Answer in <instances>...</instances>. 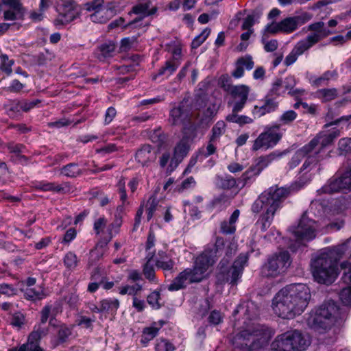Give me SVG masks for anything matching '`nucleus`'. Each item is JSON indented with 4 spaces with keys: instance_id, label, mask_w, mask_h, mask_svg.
Returning <instances> with one entry per match:
<instances>
[{
    "instance_id": "23",
    "label": "nucleus",
    "mask_w": 351,
    "mask_h": 351,
    "mask_svg": "<svg viewBox=\"0 0 351 351\" xmlns=\"http://www.w3.org/2000/svg\"><path fill=\"white\" fill-rule=\"evenodd\" d=\"M159 156L158 161L160 167H167L168 172H172L179 165V162L173 163L174 155L172 156L171 149L167 145L161 146L158 149Z\"/></svg>"
},
{
    "instance_id": "5",
    "label": "nucleus",
    "mask_w": 351,
    "mask_h": 351,
    "mask_svg": "<svg viewBox=\"0 0 351 351\" xmlns=\"http://www.w3.org/2000/svg\"><path fill=\"white\" fill-rule=\"evenodd\" d=\"M346 317V313L333 301L323 304L307 319L312 329L323 332L336 324H340Z\"/></svg>"
},
{
    "instance_id": "37",
    "label": "nucleus",
    "mask_w": 351,
    "mask_h": 351,
    "mask_svg": "<svg viewBox=\"0 0 351 351\" xmlns=\"http://www.w3.org/2000/svg\"><path fill=\"white\" fill-rule=\"evenodd\" d=\"M180 64V61L167 60L165 65L158 70L157 75L154 78L155 79L157 76L160 75H164L166 78L169 77L176 71Z\"/></svg>"
},
{
    "instance_id": "45",
    "label": "nucleus",
    "mask_w": 351,
    "mask_h": 351,
    "mask_svg": "<svg viewBox=\"0 0 351 351\" xmlns=\"http://www.w3.org/2000/svg\"><path fill=\"white\" fill-rule=\"evenodd\" d=\"M101 311L106 312H116L119 307V301L115 298L105 299L101 301Z\"/></svg>"
},
{
    "instance_id": "47",
    "label": "nucleus",
    "mask_w": 351,
    "mask_h": 351,
    "mask_svg": "<svg viewBox=\"0 0 351 351\" xmlns=\"http://www.w3.org/2000/svg\"><path fill=\"white\" fill-rule=\"evenodd\" d=\"M298 117V114L293 110L284 112L279 117L280 126L291 124Z\"/></svg>"
},
{
    "instance_id": "16",
    "label": "nucleus",
    "mask_w": 351,
    "mask_h": 351,
    "mask_svg": "<svg viewBox=\"0 0 351 351\" xmlns=\"http://www.w3.org/2000/svg\"><path fill=\"white\" fill-rule=\"evenodd\" d=\"M248 261L247 253L241 254L234 261L232 267L227 274L226 278L221 279V275L218 276V280L229 282L232 285H237L238 280L241 277L244 267Z\"/></svg>"
},
{
    "instance_id": "51",
    "label": "nucleus",
    "mask_w": 351,
    "mask_h": 351,
    "mask_svg": "<svg viewBox=\"0 0 351 351\" xmlns=\"http://www.w3.org/2000/svg\"><path fill=\"white\" fill-rule=\"evenodd\" d=\"M175 349L173 344L166 339H158L156 341L155 351H173Z\"/></svg>"
},
{
    "instance_id": "29",
    "label": "nucleus",
    "mask_w": 351,
    "mask_h": 351,
    "mask_svg": "<svg viewBox=\"0 0 351 351\" xmlns=\"http://www.w3.org/2000/svg\"><path fill=\"white\" fill-rule=\"evenodd\" d=\"M154 256V252H149L145 257V263L143 266V274L145 278L149 282H156L155 269L152 264V260Z\"/></svg>"
},
{
    "instance_id": "57",
    "label": "nucleus",
    "mask_w": 351,
    "mask_h": 351,
    "mask_svg": "<svg viewBox=\"0 0 351 351\" xmlns=\"http://www.w3.org/2000/svg\"><path fill=\"white\" fill-rule=\"evenodd\" d=\"M210 29H204L199 35L197 36L193 40L191 43V47L193 49H197V47H199L210 35Z\"/></svg>"
},
{
    "instance_id": "42",
    "label": "nucleus",
    "mask_w": 351,
    "mask_h": 351,
    "mask_svg": "<svg viewBox=\"0 0 351 351\" xmlns=\"http://www.w3.org/2000/svg\"><path fill=\"white\" fill-rule=\"evenodd\" d=\"M338 93L336 88H323L316 92L317 97L322 101L326 102L335 99Z\"/></svg>"
},
{
    "instance_id": "56",
    "label": "nucleus",
    "mask_w": 351,
    "mask_h": 351,
    "mask_svg": "<svg viewBox=\"0 0 351 351\" xmlns=\"http://www.w3.org/2000/svg\"><path fill=\"white\" fill-rule=\"evenodd\" d=\"M282 79H276L272 84L271 88L268 95L270 96H280L285 93Z\"/></svg>"
},
{
    "instance_id": "8",
    "label": "nucleus",
    "mask_w": 351,
    "mask_h": 351,
    "mask_svg": "<svg viewBox=\"0 0 351 351\" xmlns=\"http://www.w3.org/2000/svg\"><path fill=\"white\" fill-rule=\"evenodd\" d=\"M268 340L267 331L263 326H256L242 330L232 339V344L242 351H254L261 348Z\"/></svg>"
},
{
    "instance_id": "25",
    "label": "nucleus",
    "mask_w": 351,
    "mask_h": 351,
    "mask_svg": "<svg viewBox=\"0 0 351 351\" xmlns=\"http://www.w3.org/2000/svg\"><path fill=\"white\" fill-rule=\"evenodd\" d=\"M224 240L221 237L216 239L215 243L211 247L206 248L199 256H205L204 263L211 259L212 262L208 265V268L215 262L217 254L223 249Z\"/></svg>"
},
{
    "instance_id": "1",
    "label": "nucleus",
    "mask_w": 351,
    "mask_h": 351,
    "mask_svg": "<svg viewBox=\"0 0 351 351\" xmlns=\"http://www.w3.org/2000/svg\"><path fill=\"white\" fill-rule=\"evenodd\" d=\"M311 299L309 288L304 284H291L281 289L274 297V313L282 319H293L301 315Z\"/></svg>"
},
{
    "instance_id": "9",
    "label": "nucleus",
    "mask_w": 351,
    "mask_h": 351,
    "mask_svg": "<svg viewBox=\"0 0 351 351\" xmlns=\"http://www.w3.org/2000/svg\"><path fill=\"white\" fill-rule=\"evenodd\" d=\"M308 335L294 330L278 335L271 347L276 351H304L311 344Z\"/></svg>"
},
{
    "instance_id": "63",
    "label": "nucleus",
    "mask_w": 351,
    "mask_h": 351,
    "mask_svg": "<svg viewBox=\"0 0 351 351\" xmlns=\"http://www.w3.org/2000/svg\"><path fill=\"white\" fill-rule=\"evenodd\" d=\"M313 17V15L307 12H302L300 14L296 15L293 16V19L295 21V23L298 27L306 23L308 21H310Z\"/></svg>"
},
{
    "instance_id": "44",
    "label": "nucleus",
    "mask_w": 351,
    "mask_h": 351,
    "mask_svg": "<svg viewBox=\"0 0 351 351\" xmlns=\"http://www.w3.org/2000/svg\"><path fill=\"white\" fill-rule=\"evenodd\" d=\"M42 337L37 332L33 330L29 334L27 343L22 344L18 347L17 350H14V351H25L26 348H28V346H40L39 341Z\"/></svg>"
},
{
    "instance_id": "52",
    "label": "nucleus",
    "mask_w": 351,
    "mask_h": 351,
    "mask_svg": "<svg viewBox=\"0 0 351 351\" xmlns=\"http://www.w3.org/2000/svg\"><path fill=\"white\" fill-rule=\"evenodd\" d=\"M144 206L145 208L147 219L148 221H149L152 218L154 212L157 209L158 201L156 198L150 197Z\"/></svg>"
},
{
    "instance_id": "2",
    "label": "nucleus",
    "mask_w": 351,
    "mask_h": 351,
    "mask_svg": "<svg viewBox=\"0 0 351 351\" xmlns=\"http://www.w3.org/2000/svg\"><path fill=\"white\" fill-rule=\"evenodd\" d=\"M290 193V189L271 186L260 195L252 205L254 213L262 211L258 221L262 231H265L271 224L275 213L282 206V203Z\"/></svg>"
},
{
    "instance_id": "48",
    "label": "nucleus",
    "mask_w": 351,
    "mask_h": 351,
    "mask_svg": "<svg viewBox=\"0 0 351 351\" xmlns=\"http://www.w3.org/2000/svg\"><path fill=\"white\" fill-rule=\"evenodd\" d=\"M142 290V285L138 283H136L133 285H125L120 287L119 293L121 295L128 294L134 297L136 296V295Z\"/></svg>"
},
{
    "instance_id": "21",
    "label": "nucleus",
    "mask_w": 351,
    "mask_h": 351,
    "mask_svg": "<svg viewBox=\"0 0 351 351\" xmlns=\"http://www.w3.org/2000/svg\"><path fill=\"white\" fill-rule=\"evenodd\" d=\"M125 181L123 178L121 179L118 182V190L120 193V199L122 201V205L119 206L117 208V215H115V218L114 221L109 224L110 228H111V231L113 233H117L119 228L121 227L122 224V215L121 213H123L124 210V204L127 202V194L125 189Z\"/></svg>"
},
{
    "instance_id": "11",
    "label": "nucleus",
    "mask_w": 351,
    "mask_h": 351,
    "mask_svg": "<svg viewBox=\"0 0 351 351\" xmlns=\"http://www.w3.org/2000/svg\"><path fill=\"white\" fill-rule=\"evenodd\" d=\"M57 17L54 25L60 29L80 16L78 5L73 0H59L56 5Z\"/></svg>"
},
{
    "instance_id": "50",
    "label": "nucleus",
    "mask_w": 351,
    "mask_h": 351,
    "mask_svg": "<svg viewBox=\"0 0 351 351\" xmlns=\"http://www.w3.org/2000/svg\"><path fill=\"white\" fill-rule=\"evenodd\" d=\"M120 1L114 0L105 3V10H106V15L108 16V21L115 14L121 11L119 8Z\"/></svg>"
},
{
    "instance_id": "54",
    "label": "nucleus",
    "mask_w": 351,
    "mask_h": 351,
    "mask_svg": "<svg viewBox=\"0 0 351 351\" xmlns=\"http://www.w3.org/2000/svg\"><path fill=\"white\" fill-rule=\"evenodd\" d=\"M40 103L39 99H34L31 101H19L16 105V109L21 110L24 112H28L31 109L34 108Z\"/></svg>"
},
{
    "instance_id": "19",
    "label": "nucleus",
    "mask_w": 351,
    "mask_h": 351,
    "mask_svg": "<svg viewBox=\"0 0 351 351\" xmlns=\"http://www.w3.org/2000/svg\"><path fill=\"white\" fill-rule=\"evenodd\" d=\"M2 4L9 8L4 11L5 20L15 21L23 18L25 8L21 0H2Z\"/></svg>"
},
{
    "instance_id": "14",
    "label": "nucleus",
    "mask_w": 351,
    "mask_h": 351,
    "mask_svg": "<svg viewBox=\"0 0 351 351\" xmlns=\"http://www.w3.org/2000/svg\"><path fill=\"white\" fill-rule=\"evenodd\" d=\"M351 190V168L348 169L339 176L334 178L324 185L320 191L324 193H333ZM319 192V191H318Z\"/></svg>"
},
{
    "instance_id": "62",
    "label": "nucleus",
    "mask_w": 351,
    "mask_h": 351,
    "mask_svg": "<svg viewBox=\"0 0 351 351\" xmlns=\"http://www.w3.org/2000/svg\"><path fill=\"white\" fill-rule=\"evenodd\" d=\"M351 149V138H343L338 143V150L340 154L348 152Z\"/></svg>"
},
{
    "instance_id": "4",
    "label": "nucleus",
    "mask_w": 351,
    "mask_h": 351,
    "mask_svg": "<svg viewBox=\"0 0 351 351\" xmlns=\"http://www.w3.org/2000/svg\"><path fill=\"white\" fill-rule=\"evenodd\" d=\"M339 248H325L311 263V271L315 280L319 283L330 284L337 276V261Z\"/></svg>"
},
{
    "instance_id": "64",
    "label": "nucleus",
    "mask_w": 351,
    "mask_h": 351,
    "mask_svg": "<svg viewBox=\"0 0 351 351\" xmlns=\"http://www.w3.org/2000/svg\"><path fill=\"white\" fill-rule=\"evenodd\" d=\"M237 61L239 64H240L243 69L245 68L247 70H251L254 67V62L252 57L250 56L240 58Z\"/></svg>"
},
{
    "instance_id": "6",
    "label": "nucleus",
    "mask_w": 351,
    "mask_h": 351,
    "mask_svg": "<svg viewBox=\"0 0 351 351\" xmlns=\"http://www.w3.org/2000/svg\"><path fill=\"white\" fill-rule=\"evenodd\" d=\"M308 29L313 32L304 39L300 40L294 45L290 53L286 56L284 64L289 66L295 63L298 57L304 54L314 45L333 32L325 27L324 22L319 21L308 25Z\"/></svg>"
},
{
    "instance_id": "3",
    "label": "nucleus",
    "mask_w": 351,
    "mask_h": 351,
    "mask_svg": "<svg viewBox=\"0 0 351 351\" xmlns=\"http://www.w3.org/2000/svg\"><path fill=\"white\" fill-rule=\"evenodd\" d=\"M339 136V130H334L330 132H319L308 143L300 149L303 156H307V159L300 169V173L302 175L310 172L313 166L325 158V147L332 143Z\"/></svg>"
},
{
    "instance_id": "10",
    "label": "nucleus",
    "mask_w": 351,
    "mask_h": 351,
    "mask_svg": "<svg viewBox=\"0 0 351 351\" xmlns=\"http://www.w3.org/2000/svg\"><path fill=\"white\" fill-rule=\"evenodd\" d=\"M291 265L289 253L282 251L268 258L263 266L261 273L267 278H276L285 273Z\"/></svg>"
},
{
    "instance_id": "38",
    "label": "nucleus",
    "mask_w": 351,
    "mask_h": 351,
    "mask_svg": "<svg viewBox=\"0 0 351 351\" xmlns=\"http://www.w3.org/2000/svg\"><path fill=\"white\" fill-rule=\"evenodd\" d=\"M8 149L10 153L15 154V161L17 162H26L27 160V158L24 155H22V153H25V147L22 144H16L14 143H10L7 145Z\"/></svg>"
},
{
    "instance_id": "12",
    "label": "nucleus",
    "mask_w": 351,
    "mask_h": 351,
    "mask_svg": "<svg viewBox=\"0 0 351 351\" xmlns=\"http://www.w3.org/2000/svg\"><path fill=\"white\" fill-rule=\"evenodd\" d=\"M317 229V222L309 219L305 213L302 215L298 226L291 227L290 230L295 241L301 243L313 239L316 237Z\"/></svg>"
},
{
    "instance_id": "46",
    "label": "nucleus",
    "mask_w": 351,
    "mask_h": 351,
    "mask_svg": "<svg viewBox=\"0 0 351 351\" xmlns=\"http://www.w3.org/2000/svg\"><path fill=\"white\" fill-rule=\"evenodd\" d=\"M64 266L70 270H74L79 263L77 255L73 252H67L63 259Z\"/></svg>"
},
{
    "instance_id": "43",
    "label": "nucleus",
    "mask_w": 351,
    "mask_h": 351,
    "mask_svg": "<svg viewBox=\"0 0 351 351\" xmlns=\"http://www.w3.org/2000/svg\"><path fill=\"white\" fill-rule=\"evenodd\" d=\"M281 32L290 34L295 31L298 27L293 16L287 17L280 21Z\"/></svg>"
},
{
    "instance_id": "33",
    "label": "nucleus",
    "mask_w": 351,
    "mask_h": 351,
    "mask_svg": "<svg viewBox=\"0 0 351 351\" xmlns=\"http://www.w3.org/2000/svg\"><path fill=\"white\" fill-rule=\"evenodd\" d=\"M285 152H272L265 156L259 158L257 163L258 169L256 173L259 174L260 172L265 167H267L274 160L280 158Z\"/></svg>"
},
{
    "instance_id": "35",
    "label": "nucleus",
    "mask_w": 351,
    "mask_h": 351,
    "mask_svg": "<svg viewBox=\"0 0 351 351\" xmlns=\"http://www.w3.org/2000/svg\"><path fill=\"white\" fill-rule=\"evenodd\" d=\"M150 22L145 21L143 17L138 16L134 20L126 23L123 27V29H131L132 30H138L145 32L149 26Z\"/></svg>"
},
{
    "instance_id": "15",
    "label": "nucleus",
    "mask_w": 351,
    "mask_h": 351,
    "mask_svg": "<svg viewBox=\"0 0 351 351\" xmlns=\"http://www.w3.org/2000/svg\"><path fill=\"white\" fill-rule=\"evenodd\" d=\"M83 9L90 13V20L93 23H105L108 21L105 10V0H91L83 5Z\"/></svg>"
},
{
    "instance_id": "22",
    "label": "nucleus",
    "mask_w": 351,
    "mask_h": 351,
    "mask_svg": "<svg viewBox=\"0 0 351 351\" xmlns=\"http://www.w3.org/2000/svg\"><path fill=\"white\" fill-rule=\"evenodd\" d=\"M156 159V151L149 145H143L135 154L136 161L142 166H149Z\"/></svg>"
},
{
    "instance_id": "28",
    "label": "nucleus",
    "mask_w": 351,
    "mask_h": 351,
    "mask_svg": "<svg viewBox=\"0 0 351 351\" xmlns=\"http://www.w3.org/2000/svg\"><path fill=\"white\" fill-rule=\"evenodd\" d=\"M189 119L188 112L180 106L173 108L171 110L169 121L172 125H182L187 122Z\"/></svg>"
},
{
    "instance_id": "13",
    "label": "nucleus",
    "mask_w": 351,
    "mask_h": 351,
    "mask_svg": "<svg viewBox=\"0 0 351 351\" xmlns=\"http://www.w3.org/2000/svg\"><path fill=\"white\" fill-rule=\"evenodd\" d=\"M279 130L280 125L277 124L267 127L265 131L260 134L254 141L252 150L267 149L276 145L282 136Z\"/></svg>"
},
{
    "instance_id": "39",
    "label": "nucleus",
    "mask_w": 351,
    "mask_h": 351,
    "mask_svg": "<svg viewBox=\"0 0 351 351\" xmlns=\"http://www.w3.org/2000/svg\"><path fill=\"white\" fill-rule=\"evenodd\" d=\"M149 3H140L132 8V12L141 15L140 17H145L152 15L156 13L157 8L153 7L149 9Z\"/></svg>"
},
{
    "instance_id": "17",
    "label": "nucleus",
    "mask_w": 351,
    "mask_h": 351,
    "mask_svg": "<svg viewBox=\"0 0 351 351\" xmlns=\"http://www.w3.org/2000/svg\"><path fill=\"white\" fill-rule=\"evenodd\" d=\"M108 221L104 217L97 219L93 225L95 234L99 237L100 241L97 244V247H104L111 241L114 234L111 231Z\"/></svg>"
},
{
    "instance_id": "34",
    "label": "nucleus",
    "mask_w": 351,
    "mask_h": 351,
    "mask_svg": "<svg viewBox=\"0 0 351 351\" xmlns=\"http://www.w3.org/2000/svg\"><path fill=\"white\" fill-rule=\"evenodd\" d=\"M21 291L24 292V297L27 300H40L46 297L43 289L40 287H27L25 289H21Z\"/></svg>"
},
{
    "instance_id": "59",
    "label": "nucleus",
    "mask_w": 351,
    "mask_h": 351,
    "mask_svg": "<svg viewBox=\"0 0 351 351\" xmlns=\"http://www.w3.org/2000/svg\"><path fill=\"white\" fill-rule=\"evenodd\" d=\"M10 324L14 327L21 328L25 324V315L21 312L13 313Z\"/></svg>"
},
{
    "instance_id": "7",
    "label": "nucleus",
    "mask_w": 351,
    "mask_h": 351,
    "mask_svg": "<svg viewBox=\"0 0 351 351\" xmlns=\"http://www.w3.org/2000/svg\"><path fill=\"white\" fill-rule=\"evenodd\" d=\"M204 256L197 257L193 268H187L181 271L168 286V289L171 291H178L189 284L202 280L208 269V265L212 262L210 259L204 263Z\"/></svg>"
},
{
    "instance_id": "32",
    "label": "nucleus",
    "mask_w": 351,
    "mask_h": 351,
    "mask_svg": "<svg viewBox=\"0 0 351 351\" xmlns=\"http://www.w3.org/2000/svg\"><path fill=\"white\" fill-rule=\"evenodd\" d=\"M237 311L242 312L248 319H251L257 316L258 309L254 302L246 301L239 305Z\"/></svg>"
},
{
    "instance_id": "20",
    "label": "nucleus",
    "mask_w": 351,
    "mask_h": 351,
    "mask_svg": "<svg viewBox=\"0 0 351 351\" xmlns=\"http://www.w3.org/2000/svg\"><path fill=\"white\" fill-rule=\"evenodd\" d=\"M250 88L245 84L237 85L230 94L234 100V111H241L244 108L250 93Z\"/></svg>"
},
{
    "instance_id": "40",
    "label": "nucleus",
    "mask_w": 351,
    "mask_h": 351,
    "mask_svg": "<svg viewBox=\"0 0 351 351\" xmlns=\"http://www.w3.org/2000/svg\"><path fill=\"white\" fill-rule=\"evenodd\" d=\"M32 186L35 189L42 191L61 192L64 189L60 185L56 184L54 182H49L46 181L35 182L33 183Z\"/></svg>"
},
{
    "instance_id": "61",
    "label": "nucleus",
    "mask_w": 351,
    "mask_h": 351,
    "mask_svg": "<svg viewBox=\"0 0 351 351\" xmlns=\"http://www.w3.org/2000/svg\"><path fill=\"white\" fill-rule=\"evenodd\" d=\"M256 171L255 167H251L245 171L239 179V184L241 183V186H244L254 176L258 175Z\"/></svg>"
},
{
    "instance_id": "26",
    "label": "nucleus",
    "mask_w": 351,
    "mask_h": 351,
    "mask_svg": "<svg viewBox=\"0 0 351 351\" xmlns=\"http://www.w3.org/2000/svg\"><path fill=\"white\" fill-rule=\"evenodd\" d=\"M116 45L112 41H108L100 45L95 51L96 57L100 61H105L106 59L113 56Z\"/></svg>"
},
{
    "instance_id": "24",
    "label": "nucleus",
    "mask_w": 351,
    "mask_h": 351,
    "mask_svg": "<svg viewBox=\"0 0 351 351\" xmlns=\"http://www.w3.org/2000/svg\"><path fill=\"white\" fill-rule=\"evenodd\" d=\"M278 108V102L269 95H267L263 100L261 106H255L252 110V114L257 117H261L266 114L276 111Z\"/></svg>"
},
{
    "instance_id": "49",
    "label": "nucleus",
    "mask_w": 351,
    "mask_h": 351,
    "mask_svg": "<svg viewBox=\"0 0 351 351\" xmlns=\"http://www.w3.org/2000/svg\"><path fill=\"white\" fill-rule=\"evenodd\" d=\"M226 131V124L223 121H217L212 128L211 142H215Z\"/></svg>"
},
{
    "instance_id": "31",
    "label": "nucleus",
    "mask_w": 351,
    "mask_h": 351,
    "mask_svg": "<svg viewBox=\"0 0 351 351\" xmlns=\"http://www.w3.org/2000/svg\"><path fill=\"white\" fill-rule=\"evenodd\" d=\"M162 324L163 322L160 324L154 323L151 326L145 328L141 339V343L146 346L151 340L157 336Z\"/></svg>"
},
{
    "instance_id": "58",
    "label": "nucleus",
    "mask_w": 351,
    "mask_h": 351,
    "mask_svg": "<svg viewBox=\"0 0 351 351\" xmlns=\"http://www.w3.org/2000/svg\"><path fill=\"white\" fill-rule=\"evenodd\" d=\"M18 289L13 285L7 283L0 284V294L10 297L17 295Z\"/></svg>"
},
{
    "instance_id": "41",
    "label": "nucleus",
    "mask_w": 351,
    "mask_h": 351,
    "mask_svg": "<svg viewBox=\"0 0 351 351\" xmlns=\"http://www.w3.org/2000/svg\"><path fill=\"white\" fill-rule=\"evenodd\" d=\"M82 173L77 163H69L60 169V173L69 178H76Z\"/></svg>"
},
{
    "instance_id": "27",
    "label": "nucleus",
    "mask_w": 351,
    "mask_h": 351,
    "mask_svg": "<svg viewBox=\"0 0 351 351\" xmlns=\"http://www.w3.org/2000/svg\"><path fill=\"white\" fill-rule=\"evenodd\" d=\"M189 141L184 136L175 146L173 149L174 160L173 163L180 162L186 156L189 151Z\"/></svg>"
},
{
    "instance_id": "18",
    "label": "nucleus",
    "mask_w": 351,
    "mask_h": 351,
    "mask_svg": "<svg viewBox=\"0 0 351 351\" xmlns=\"http://www.w3.org/2000/svg\"><path fill=\"white\" fill-rule=\"evenodd\" d=\"M351 261V257H350ZM341 267L344 270L342 279L348 285V287L343 288L340 293L339 298L342 303L346 306L351 305V263L350 261L343 262Z\"/></svg>"
},
{
    "instance_id": "30",
    "label": "nucleus",
    "mask_w": 351,
    "mask_h": 351,
    "mask_svg": "<svg viewBox=\"0 0 351 351\" xmlns=\"http://www.w3.org/2000/svg\"><path fill=\"white\" fill-rule=\"evenodd\" d=\"M240 212L235 210L230 217L228 221H223L220 224V231L223 234H230L234 233L236 230V222L237 221Z\"/></svg>"
},
{
    "instance_id": "53",
    "label": "nucleus",
    "mask_w": 351,
    "mask_h": 351,
    "mask_svg": "<svg viewBox=\"0 0 351 351\" xmlns=\"http://www.w3.org/2000/svg\"><path fill=\"white\" fill-rule=\"evenodd\" d=\"M337 75V72L335 71H327L322 74L320 77H317L313 81V84L316 86H323L332 78Z\"/></svg>"
},
{
    "instance_id": "36",
    "label": "nucleus",
    "mask_w": 351,
    "mask_h": 351,
    "mask_svg": "<svg viewBox=\"0 0 351 351\" xmlns=\"http://www.w3.org/2000/svg\"><path fill=\"white\" fill-rule=\"evenodd\" d=\"M156 265L164 271H170L173 268L175 262L166 253L159 252L158 257L156 260Z\"/></svg>"
},
{
    "instance_id": "60",
    "label": "nucleus",
    "mask_w": 351,
    "mask_h": 351,
    "mask_svg": "<svg viewBox=\"0 0 351 351\" xmlns=\"http://www.w3.org/2000/svg\"><path fill=\"white\" fill-rule=\"evenodd\" d=\"M0 68L2 71H5L8 75L11 74L12 72V66L14 64L13 60H10L6 55H1V57Z\"/></svg>"
},
{
    "instance_id": "55",
    "label": "nucleus",
    "mask_w": 351,
    "mask_h": 351,
    "mask_svg": "<svg viewBox=\"0 0 351 351\" xmlns=\"http://www.w3.org/2000/svg\"><path fill=\"white\" fill-rule=\"evenodd\" d=\"M147 303L155 309H158L161 306L160 293L158 291H154L148 295L147 298Z\"/></svg>"
}]
</instances>
